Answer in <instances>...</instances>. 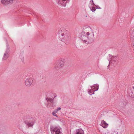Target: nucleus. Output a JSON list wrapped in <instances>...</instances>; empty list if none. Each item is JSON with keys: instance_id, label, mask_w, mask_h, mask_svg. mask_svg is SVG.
Listing matches in <instances>:
<instances>
[{"instance_id": "1", "label": "nucleus", "mask_w": 134, "mask_h": 134, "mask_svg": "<svg viewBox=\"0 0 134 134\" xmlns=\"http://www.w3.org/2000/svg\"><path fill=\"white\" fill-rule=\"evenodd\" d=\"M89 32H86V34L88 36L87 37L85 36H82V40L85 43H91L94 40V37L93 34L92 32V30L90 28L88 29Z\"/></svg>"}, {"instance_id": "2", "label": "nucleus", "mask_w": 134, "mask_h": 134, "mask_svg": "<svg viewBox=\"0 0 134 134\" xmlns=\"http://www.w3.org/2000/svg\"><path fill=\"white\" fill-rule=\"evenodd\" d=\"M65 63V59L64 58H60L57 63H55L54 65V68L57 70H59L63 67Z\"/></svg>"}, {"instance_id": "3", "label": "nucleus", "mask_w": 134, "mask_h": 134, "mask_svg": "<svg viewBox=\"0 0 134 134\" xmlns=\"http://www.w3.org/2000/svg\"><path fill=\"white\" fill-rule=\"evenodd\" d=\"M52 134H63L62 130L60 127H52L50 128Z\"/></svg>"}, {"instance_id": "4", "label": "nucleus", "mask_w": 134, "mask_h": 134, "mask_svg": "<svg viewBox=\"0 0 134 134\" xmlns=\"http://www.w3.org/2000/svg\"><path fill=\"white\" fill-rule=\"evenodd\" d=\"M57 4L59 5L65 7L70 0H55Z\"/></svg>"}, {"instance_id": "5", "label": "nucleus", "mask_w": 134, "mask_h": 134, "mask_svg": "<svg viewBox=\"0 0 134 134\" xmlns=\"http://www.w3.org/2000/svg\"><path fill=\"white\" fill-rule=\"evenodd\" d=\"M34 79L32 78L28 77L26 79L25 81V85L27 86H30L32 83Z\"/></svg>"}, {"instance_id": "6", "label": "nucleus", "mask_w": 134, "mask_h": 134, "mask_svg": "<svg viewBox=\"0 0 134 134\" xmlns=\"http://www.w3.org/2000/svg\"><path fill=\"white\" fill-rule=\"evenodd\" d=\"M69 36V34L68 31H65L61 34L60 36V37L62 39L64 40H66Z\"/></svg>"}, {"instance_id": "7", "label": "nucleus", "mask_w": 134, "mask_h": 134, "mask_svg": "<svg viewBox=\"0 0 134 134\" xmlns=\"http://www.w3.org/2000/svg\"><path fill=\"white\" fill-rule=\"evenodd\" d=\"M111 58V60L109 61V64H116L117 62V59L116 57L110 56Z\"/></svg>"}, {"instance_id": "8", "label": "nucleus", "mask_w": 134, "mask_h": 134, "mask_svg": "<svg viewBox=\"0 0 134 134\" xmlns=\"http://www.w3.org/2000/svg\"><path fill=\"white\" fill-rule=\"evenodd\" d=\"M46 100H47V102H51V103H48V104L47 106V107L48 108H49L50 106L53 107H55V105L53 104L52 103V101L53 100L52 99L49 98L47 97L46 98Z\"/></svg>"}, {"instance_id": "9", "label": "nucleus", "mask_w": 134, "mask_h": 134, "mask_svg": "<svg viewBox=\"0 0 134 134\" xmlns=\"http://www.w3.org/2000/svg\"><path fill=\"white\" fill-rule=\"evenodd\" d=\"M14 0H2L1 3L4 5L12 3Z\"/></svg>"}, {"instance_id": "10", "label": "nucleus", "mask_w": 134, "mask_h": 134, "mask_svg": "<svg viewBox=\"0 0 134 134\" xmlns=\"http://www.w3.org/2000/svg\"><path fill=\"white\" fill-rule=\"evenodd\" d=\"M9 49H7L6 51L5 52L4 55L2 58L3 60H6L9 57Z\"/></svg>"}, {"instance_id": "11", "label": "nucleus", "mask_w": 134, "mask_h": 134, "mask_svg": "<svg viewBox=\"0 0 134 134\" xmlns=\"http://www.w3.org/2000/svg\"><path fill=\"white\" fill-rule=\"evenodd\" d=\"M94 91H97L99 88V85L98 84L94 85L90 87Z\"/></svg>"}, {"instance_id": "12", "label": "nucleus", "mask_w": 134, "mask_h": 134, "mask_svg": "<svg viewBox=\"0 0 134 134\" xmlns=\"http://www.w3.org/2000/svg\"><path fill=\"white\" fill-rule=\"evenodd\" d=\"M108 125V124L106 123L105 122L104 120L102 121L101 123L100 124V125L104 128L107 127Z\"/></svg>"}, {"instance_id": "13", "label": "nucleus", "mask_w": 134, "mask_h": 134, "mask_svg": "<svg viewBox=\"0 0 134 134\" xmlns=\"http://www.w3.org/2000/svg\"><path fill=\"white\" fill-rule=\"evenodd\" d=\"M25 123L28 126L31 127L32 126L34 123V121L29 122L26 121H25Z\"/></svg>"}, {"instance_id": "14", "label": "nucleus", "mask_w": 134, "mask_h": 134, "mask_svg": "<svg viewBox=\"0 0 134 134\" xmlns=\"http://www.w3.org/2000/svg\"><path fill=\"white\" fill-rule=\"evenodd\" d=\"M88 91L89 94L90 95H92V94H93L94 92H95L90 87L88 89Z\"/></svg>"}, {"instance_id": "15", "label": "nucleus", "mask_w": 134, "mask_h": 134, "mask_svg": "<svg viewBox=\"0 0 134 134\" xmlns=\"http://www.w3.org/2000/svg\"><path fill=\"white\" fill-rule=\"evenodd\" d=\"M77 134H83V131L82 129H79L77 131Z\"/></svg>"}, {"instance_id": "16", "label": "nucleus", "mask_w": 134, "mask_h": 134, "mask_svg": "<svg viewBox=\"0 0 134 134\" xmlns=\"http://www.w3.org/2000/svg\"><path fill=\"white\" fill-rule=\"evenodd\" d=\"M90 9L93 12L95 11L96 10V8L95 7H94V6H90Z\"/></svg>"}, {"instance_id": "17", "label": "nucleus", "mask_w": 134, "mask_h": 134, "mask_svg": "<svg viewBox=\"0 0 134 134\" xmlns=\"http://www.w3.org/2000/svg\"><path fill=\"white\" fill-rule=\"evenodd\" d=\"M61 109V108L60 107H58L55 109L54 111L55 113H57Z\"/></svg>"}, {"instance_id": "18", "label": "nucleus", "mask_w": 134, "mask_h": 134, "mask_svg": "<svg viewBox=\"0 0 134 134\" xmlns=\"http://www.w3.org/2000/svg\"><path fill=\"white\" fill-rule=\"evenodd\" d=\"M90 4L92 6H94V5H95V4L93 3V1L92 0H91L90 1Z\"/></svg>"}, {"instance_id": "19", "label": "nucleus", "mask_w": 134, "mask_h": 134, "mask_svg": "<svg viewBox=\"0 0 134 134\" xmlns=\"http://www.w3.org/2000/svg\"><path fill=\"white\" fill-rule=\"evenodd\" d=\"M56 113H55L54 112V110L52 112V114L54 116H55L57 117H58L57 116V115Z\"/></svg>"}, {"instance_id": "20", "label": "nucleus", "mask_w": 134, "mask_h": 134, "mask_svg": "<svg viewBox=\"0 0 134 134\" xmlns=\"http://www.w3.org/2000/svg\"><path fill=\"white\" fill-rule=\"evenodd\" d=\"M131 37L133 40L134 42V32H133L131 35Z\"/></svg>"}, {"instance_id": "21", "label": "nucleus", "mask_w": 134, "mask_h": 134, "mask_svg": "<svg viewBox=\"0 0 134 134\" xmlns=\"http://www.w3.org/2000/svg\"><path fill=\"white\" fill-rule=\"evenodd\" d=\"M95 5V6L97 9H101V8L98 5Z\"/></svg>"}, {"instance_id": "22", "label": "nucleus", "mask_w": 134, "mask_h": 134, "mask_svg": "<svg viewBox=\"0 0 134 134\" xmlns=\"http://www.w3.org/2000/svg\"><path fill=\"white\" fill-rule=\"evenodd\" d=\"M60 31H61V32H62V29H61Z\"/></svg>"}, {"instance_id": "23", "label": "nucleus", "mask_w": 134, "mask_h": 134, "mask_svg": "<svg viewBox=\"0 0 134 134\" xmlns=\"http://www.w3.org/2000/svg\"><path fill=\"white\" fill-rule=\"evenodd\" d=\"M107 134H107H106V133H104V134Z\"/></svg>"}]
</instances>
